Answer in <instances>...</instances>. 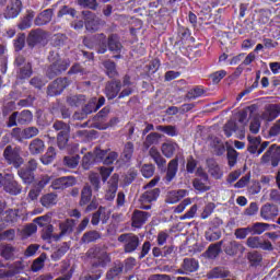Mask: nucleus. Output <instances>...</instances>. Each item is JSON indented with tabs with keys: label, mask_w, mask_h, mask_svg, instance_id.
Segmentation results:
<instances>
[{
	"label": "nucleus",
	"mask_w": 280,
	"mask_h": 280,
	"mask_svg": "<svg viewBox=\"0 0 280 280\" xmlns=\"http://www.w3.org/2000/svg\"><path fill=\"white\" fill-rule=\"evenodd\" d=\"M106 104V98L101 96L98 100L97 97H92L89 103L82 108V113H74L73 119L82 120L86 119V115H91V113H96V110H100L102 106Z\"/></svg>",
	"instance_id": "f257e3e1"
},
{
	"label": "nucleus",
	"mask_w": 280,
	"mask_h": 280,
	"mask_svg": "<svg viewBox=\"0 0 280 280\" xmlns=\"http://www.w3.org/2000/svg\"><path fill=\"white\" fill-rule=\"evenodd\" d=\"M3 156L9 165H14L15 167H21V165H23L20 147L12 148V145H7L3 151Z\"/></svg>",
	"instance_id": "f03ea898"
},
{
	"label": "nucleus",
	"mask_w": 280,
	"mask_h": 280,
	"mask_svg": "<svg viewBox=\"0 0 280 280\" xmlns=\"http://www.w3.org/2000/svg\"><path fill=\"white\" fill-rule=\"evenodd\" d=\"M118 242L124 244L125 253H135V250H137V248H139V245L141 244L139 236L132 233H125L119 235Z\"/></svg>",
	"instance_id": "7ed1b4c3"
},
{
	"label": "nucleus",
	"mask_w": 280,
	"mask_h": 280,
	"mask_svg": "<svg viewBox=\"0 0 280 280\" xmlns=\"http://www.w3.org/2000/svg\"><path fill=\"white\" fill-rule=\"evenodd\" d=\"M280 162V145L271 144L269 149L264 153L260 159V163L266 165L267 163H271L272 167H278Z\"/></svg>",
	"instance_id": "20e7f679"
},
{
	"label": "nucleus",
	"mask_w": 280,
	"mask_h": 280,
	"mask_svg": "<svg viewBox=\"0 0 280 280\" xmlns=\"http://www.w3.org/2000/svg\"><path fill=\"white\" fill-rule=\"evenodd\" d=\"M82 14L85 21V30H88V32H97V30H100L104 24V21L91 11H83Z\"/></svg>",
	"instance_id": "39448f33"
},
{
	"label": "nucleus",
	"mask_w": 280,
	"mask_h": 280,
	"mask_svg": "<svg viewBox=\"0 0 280 280\" xmlns=\"http://www.w3.org/2000/svg\"><path fill=\"white\" fill-rule=\"evenodd\" d=\"M23 11V2L21 0H10L3 11V18L7 20L16 19Z\"/></svg>",
	"instance_id": "423d86ee"
},
{
	"label": "nucleus",
	"mask_w": 280,
	"mask_h": 280,
	"mask_svg": "<svg viewBox=\"0 0 280 280\" xmlns=\"http://www.w3.org/2000/svg\"><path fill=\"white\" fill-rule=\"evenodd\" d=\"M71 67V62L67 59H59L47 69L46 75L52 80L56 75H60L63 71H67Z\"/></svg>",
	"instance_id": "0eeeda50"
},
{
	"label": "nucleus",
	"mask_w": 280,
	"mask_h": 280,
	"mask_svg": "<svg viewBox=\"0 0 280 280\" xmlns=\"http://www.w3.org/2000/svg\"><path fill=\"white\" fill-rule=\"evenodd\" d=\"M161 194V190L159 188L147 190L144 194L140 197V209H144L145 211H149V209H152L151 202L156 201Z\"/></svg>",
	"instance_id": "6e6552de"
},
{
	"label": "nucleus",
	"mask_w": 280,
	"mask_h": 280,
	"mask_svg": "<svg viewBox=\"0 0 280 280\" xmlns=\"http://www.w3.org/2000/svg\"><path fill=\"white\" fill-rule=\"evenodd\" d=\"M279 215V206L267 202L260 208V218L267 222H272Z\"/></svg>",
	"instance_id": "1a4fd4ad"
},
{
	"label": "nucleus",
	"mask_w": 280,
	"mask_h": 280,
	"mask_svg": "<svg viewBox=\"0 0 280 280\" xmlns=\"http://www.w3.org/2000/svg\"><path fill=\"white\" fill-rule=\"evenodd\" d=\"M2 187L4 191L11 194V196H19V194H21V185H19L12 174H4V184Z\"/></svg>",
	"instance_id": "9d476101"
},
{
	"label": "nucleus",
	"mask_w": 280,
	"mask_h": 280,
	"mask_svg": "<svg viewBox=\"0 0 280 280\" xmlns=\"http://www.w3.org/2000/svg\"><path fill=\"white\" fill-rule=\"evenodd\" d=\"M248 248H261V250H272V243L259 236H249L246 241Z\"/></svg>",
	"instance_id": "9b49d317"
},
{
	"label": "nucleus",
	"mask_w": 280,
	"mask_h": 280,
	"mask_svg": "<svg viewBox=\"0 0 280 280\" xmlns=\"http://www.w3.org/2000/svg\"><path fill=\"white\" fill-rule=\"evenodd\" d=\"M119 187V176L113 175L107 183V188L105 190V200L113 202L115 196H117V189Z\"/></svg>",
	"instance_id": "f8f14e48"
},
{
	"label": "nucleus",
	"mask_w": 280,
	"mask_h": 280,
	"mask_svg": "<svg viewBox=\"0 0 280 280\" xmlns=\"http://www.w3.org/2000/svg\"><path fill=\"white\" fill-rule=\"evenodd\" d=\"M69 84V79L67 78H59L56 79L49 86H48V95H50V97H54V95H60V93H62V91H65V89H67Z\"/></svg>",
	"instance_id": "ddd939ff"
},
{
	"label": "nucleus",
	"mask_w": 280,
	"mask_h": 280,
	"mask_svg": "<svg viewBox=\"0 0 280 280\" xmlns=\"http://www.w3.org/2000/svg\"><path fill=\"white\" fill-rule=\"evenodd\" d=\"M280 115V106L277 104H270L265 107V110L258 115L262 121H275Z\"/></svg>",
	"instance_id": "4468645a"
},
{
	"label": "nucleus",
	"mask_w": 280,
	"mask_h": 280,
	"mask_svg": "<svg viewBox=\"0 0 280 280\" xmlns=\"http://www.w3.org/2000/svg\"><path fill=\"white\" fill-rule=\"evenodd\" d=\"M151 215L150 212L135 210L131 217V226H133V229H141Z\"/></svg>",
	"instance_id": "2eb2a0df"
},
{
	"label": "nucleus",
	"mask_w": 280,
	"mask_h": 280,
	"mask_svg": "<svg viewBox=\"0 0 280 280\" xmlns=\"http://www.w3.org/2000/svg\"><path fill=\"white\" fill-rule=\"evenodd\" d=\"M244 250H246V247H244V245H242L237 241H231L224 245V253H225V255H229L230 257H235V255H237V253L243 254Z\"/></svg>",
	"instance_id": "dca6fc26"
},
{
	"label": "nucleus",
	"mask_w": 280,
	"mask_h": 280,
	"mask_svg": "<svg viewBox=\"0 0 280 280\" xmlns=\"http://www.w3.org/2000/svg\"><path fill=\"white\" fill-rule=\"evenodd\" d=\"M73 185H75L73 176L59 177L51 183L52 189H67V187H73Z\"/></svg>",
	"instance_id": "f3484780"
},
{
	"label": "nucleus",
	"mask_w": 280,
	"mask_h": 280,
	"mask_svg": "<svg viewBox=\"0 0 280 280\" xmlns=\"http://www.w3.org/2000/svg\"><path fill=\"white\" fill-rule=\"evenodd\" d=\"M119 91H121V82L112 81L106 84L105 94L109 100H115L119 95Z\"/></svg>",
	"instance_id": "a211bd4d"
},
{
	"label": "nucleus",
	"mask_w": 280,
	"mask_h": 280,
	"mask_svg": "<svg viewBox=\"0 0 280 280\" xmlns=\"http://www.w3.org/2000/svg\"><path fill=\"white\" fill-rule=\"evenodd\" d=\"M187 194L188 191L186 189L170 191L166 198V202H168V205H176V202H179V200H183V198H185Z\"/></svg>",
	"instance_id": "6ab92c4d"
},
{
	"label": "nucleus",
	"mask_w": 280,
	"mask_h": 280,
	"mask_svg": "<svg viewBox=\"0 0 280 280\" xmlns=\"http://www.w3.org/2000/svg\"><path fill=\"white\" fill-rule=\"evenodd\" d=\"M52 16L54 10L46 9L37 15V18L35 19V25H47V23L51 22Z\"/></svg>",
	"instance_id": "aec40b11"
},
{
	"label": "nucleus",
	"mask_w": 280,
	"mask_h": 280,
	"mask_svg": "<svg viewBox=\"0 0 280 280\" xmlns=\"http://www.w3.org/2000/svg\"><path fill=\"white\" fill-rule=\"evenodd\" d=\"M108 264H110V257L106 252H101L97 256H95L93 261L94 268H106Z\"/></svg>",
	"instance_id": "412c9836"
},
{
	"label": "nucleus",
	"mask_w": 280,
	"mask_h": 280,
	"mask_svg": "<svg viewBox=\"0 0 280 280\" xmlns=\"http://www.w3.org/2000/svg\"><path fill=\"white\" fill-rule=\"evenodd\" d=\"M231 276V271L223 267H215L208 272V279H226Z\"/></svg>",
	"instance_id": "4be33fe9"
},
{
	"label": "nucleus",
	"mask_w": 280,
	"mask_h": 280,
	"mask_svg": "<svg viewBox=\"0 0 280 280\" xmlns=\"http://www.w3.org/2000/svg\"><path fill=\"white\" fill-rule=\"evenodd\" d=\"M149 154L160 170H163V167H165V164L167 163V161H165L163 155H161V152H159V149H156L155 147H152L149 151Z\"/></svg>",
	"instance_id": "5701e85b"
},
{
	"label": "nucleus",
	"mask_w": 280,
	"mask_h": 280,
	"mask_svg": "<svg viewBox=\"0 0 280 280\" xmlns=\"http://www.w3.org/2000/svg\"><path fill=\"white\" fill-rule=\"evenodd\" d=\"M28 150L31 154H43L45 152V142L40 140L39 138H36L31 141L28 145Z\"/></svg>",
	"instance_id": "b1692460"
},
{
	"label": "nucleus",
	"mask_w": 280,
	"mask_h": 280,
	"mask_svg": "<svg viewBox=\"0 0 280 280\" xmlns=\"http://www.w3.org/2000/svg\"><path fill=\"white\" fill-rule=\"evenodd\" d=\"M124 272V264L115 262L112 268L106 272L107 280L117 279Z\"/></svg>",
	"instance_id": "393cba45"
},
{
	"label": "nucleus",
	"mask_w": 280,
	"mask_h": 280,
	"mask_svg": "<svg viewBox=\"0 0 280 280\" xmlns=\"http://www.w3.org/2000/svg\"><path fill=\"white\" fill-rule=\"evenodd\" d=\"M100 220H102L103 224H106L108 217H106V208L100 207L98 210L93 213L91 223L93 226H97L100 224Z\"/></svg>",
	"instance_id": "a878e982"
},
{
	"label": "nucleus",
	"mask_w": 280,
	"mask_h": 280,
	"mask_svg": "<svg viewBox=\"0 0 280 280\" xmlns=\"http://www.w3.org/2000/svg\"><path fill=\"white\" fill-rule=\"evenodd\" d=\"M60 235H71L73 229H75V220L67 219L66 221L59 223Z\"/></svg>",
	"instance_id": "bb28decb"
},
{
	"label": "nucleus",
	"mask_w": 280,
	"mask_h": 280,
	"mask_svg": "<svg viewBox=\"0 0 280 280\" xmlns=\"http://www.w3.org/2000/svg\"><path fill=\"white\" fill-rule=\"evenodd\" d=\"M178 172V160H171L166 172V182L172 183L176 178V173Z\"/></svg>",
	"instance_id": "cd10ccee"
},
{
	"label": "nucleus",
	"mask_w": 280,
	"mask_h": 280,
	"mask_svg": "<svg viewBox=\"0 0 280 280\" xmlns=\"http://www.w3.org/2000/svg\"><path fill=\"white\" fill-rule=\"evenodd\" d=\"M34 16H36L34 11H26V16H24L18 24L19 30H30V27H32V21L34 20Z\"/></svg>",
	"instance_id": "c85d7f7f"
},
{
	"label": "nucleus",
	"mask_w": 280,
	"mask_h": 280,
	"mask_svg": "<svg viewBox=\"0 0 280 280\" xmlns=\"http://www.w3.org/2000/svg\"><path fill=\"white\" fill-rule=\"evenodd\" d=\"M86 102V96L79 94V95H70L67 97V104L72 108H79Z\"/></svg>",
	"instance_id": "c756f323"
},
{
	"label": "nucleus",
	"mask_w": 280,
	"mask_h": 280,
	"mask_svg": "<svg viewBox=\"0 0 280 280\" xmlns=\"http://www.w3.org/2000/svg\"><path fill=\"white\" fill-rule=\"evenodd\" d=\"M247 141H248V147H247L248 153L257 154V149L259 148V145H261V137L248 136Z\"/></svg>",
	"instance_id": "7c9ffc66"
},
{
	"label": "nucleus",
	"mask_w": 280,
	"mask_h": 280,
	"mask_svg": "<svg viewBox=\"0 0 280 280\" xmlns=\"http://www.w3.org/2000/svg\"><path fill=\"white\" fill-rule=\"evenodd\" d=\"M207 163H208L209 174L217 180L222 178V170H220V166L218 165V163L213 160H208Z\"/></svg>",
	"instance_id": "2f4dec72"
},
{
	"label": "nucleus",
	"mask_w": 280,
	"mask_h": 280,
	"mask_svg": "<svg viewBox=\"0 0 280 280\" xmlns=\"http://www.w3.org/2000/svg\"><path fill=\"white\" fill-rule=\"evenodd\" d=\"M91 198H93V189H91V186L85 185L81 190L80 206L85 207V205H89Z\"/></svg>",
	"instance_id": "473e14b6"
},
{
	"label": "nucleus",
	"mask_w": 280,
	"mask_h": 280,
	"mask_svg": "<svg viewBox=\"0 0 280 280\" xmlns=\"http://www.w3.org/2000/svg\"><path fill=\"white\" fill-rule=\"evenodd\" d=\"M176 150H178V144L176 142H166L162 144V153L166 159H172Z\"/></svg>",
	"instance_id": "72a5a7b5"
},
{
	"label": "nucleus",
	"mask_w": 280,
	"mask_h": 280,
	"mask_svg": "<svg viewBox=\"0 0 280 280\" xmlns=\"http://www.w3.org/2000/svg\"><path fill=\"white\" fill-rule=\"evenodd\" d=\"M222 244L223 241L211 244L206 252L207 257H209V259H215V257H218V255H220V252L222 250Z\"/></svg>",
	"instance_id": "f704fd0d"
},
{
	"label": "nucleus",
	"mask_w": 280,
	"mask_h": 280,
	"mask_svg": "<svg viewBox=\"0 0 280 280\" xmlns=\"http://www.w3.org/2000/svg\"><path fill=\"white\" fill-rule=\"evenodd\" d=\"M103 67L105 69V73H106V75H108V78H117V75H118L117 65L113 60H105L103 62Z\"/></svg>",
	"instance_id": "c9c22d12"
},
{
	"label": "nucleus",
	"mask_w": 280,
	"mask_h": 280,
	"mask_svg": "<svg viewBox=\"0 0 280 280\" xmlns=\"http://www.w3.org/2000/svg\"><path fill=\"white\" fill-rule=\"evenodd\" d=\"M18 174L20 178L25 183V185H32L34 183V173L32 171H28L25 167H22L20 171H18Z\"/></svg>",
	"instance_id": "e433bc0d"
},
{
	"label": "nucleus",
	"mask_w": 280,
	"mask_h": 280,
	"mask_svg": "<svg viewBox=\"0 0 280 280\" xmlns=\"http://www.w3.org/2000/svg\"><path fill=\"white\" fill-rule=\"evenodd\" d=\"M46 260H47V254L42 253V254L39 255V257L36 258V259L33 261V264H32V266H31L32 271H33V272H38V271L43 270V268H45V261H46Z\"/></svg>",
	"instance_id": "4c0bfd02"
},
{
	"label": "nucleus",
	"mask_w": 280,
	"mask_h": 280,
	"mask_svg": "<svg viewBox=\"0 0 280 280\" xmlns=\"http://www.w3.org/2000/svg\"><path fill=\"white\" fill-rule=\"evenodd\" d=\"M40 202L43 207H46V208L54 207V205L58 202V195L54 192L44 195L40 199Z\"/></svg>",
	"instance_id": "58836bf2"
},
{
	"label": "nucleus",
	"mask_w": 280,
	"mask_h": 280,
	"mask_svg": "<svg viewBox=\"0 0 280 280\" xmlns=\"http://www.w3.org/2000/svg\"><path fill=\"white\" fill-rule=\"evenodd\" d=\"M198 260L194 258H185L183 261V269L185 272H196L198 270Z\"/></svg>",
	"instance_id": "ea45409f"
},
{
	"label": "nucleus",
	"mask_w": 280,
	"mask_h": 280,
	"mask_svg": "<svg viewBox=\"0 0 280 280\" xmlns=\"http://www.w3.org/2000/svg\"><path fill=\"white\" fill-rule=\"evenodd\" d=\"M108 49L109 51H114L115 54H119L121 51V43L116 35H112L108 37Z\"/></svg>",
	"instance_id": "a19ab883"
},
{
	"label": "nucleus",
	"mask_w": 280,
	"mask_h": 280,
	"mask_svg": "<svg viewBox=\"0 0 280 280\" xmlns=\"http://www.w3.org/2000/svg\"><path fill=\"white\" fill-rule=\"evenodd\" d=\"M269 229L270 224L261 222H256L249 226L250 233H253V235H261V233H265V231H268Z\"/></svg>",
	"instance_id": "79ce46f5"
},
{
	"label": "nucleus",
	"mask_w": 280,
	"mask_h": 280,
	"mask_svg": "<svg viewBox=\"0 0 280 280\" xmlns=\"http://www.w3.org/2000/svg\"><path fill=\"white\" fill-rule=\"evenodd\" d=\"M34 119L32 112L24 109L21 113L18 112V124L20 126H25V124H30Z\"/></svg>",
	"instance_id": "37998d69"
},
{
	"label": "nucleus",
	"mask_w": 280,
	"mask_h": 280,
	"mask_svg": "<svg viewBox=\"0 0 280 280\" xmlns=\"http://www.w3.org/2000/svg\"><path fill=\"white\" fill-rule=\"evenodd\" d=\"M68 250H69V243H62L61 246L51 254V260L59 261V259H62V257L67 255Z\"/></svg>",
	"instance_id": "c03bdc74"
},
{
	"label": "nucleus",
	"mask_w": 280,
	"mask_h": 280,
	"mask_svg": "<svg viewBox=\"0 0 280 280\" xmlns=\"http://www.w3.org/2000/svg\"><path fill=\"white\" fill-rule=\"evenodd\" d=\"M132 154H135V144L132 142H127L121 153L122 161L128 163V161L132 159Z\"/></svg>",
	"instance_id": "a18cd8bd"
},
{
	"label": "nucleus",
	"mask_w": 280,
	"mask_h": 280,
	"mask_svg": "<svg viewBox=\"0 0 280 280\" xmlns=\"http://www.w3.org/2000/svg\"><path fill=\"white\" fill-rule=\"evenodd\" d=\"M54 159H56V149L49 147L47 152L40 158V161L43 165H50V163H54Z\"/></svg>",
	"instance_id": "49530a36"
},
{
	"label": "nucleus",
	"mask_w": 280,
	"mask_h": 280,
	"mask_svg": "<svg viewBox=\"0 0 280 280\" xmlns=\"http://www.w3.org/2000/svg\"><path fill=\"white\" fill-rule=\"evenodd\" d=\"M159 139H161V135L156 132L149 133L143 142L144 150H148L151 145H156Z\"/></svg>",
	"instance_id": "de8ad7c7"
},
{
	"label": "nucleus",
	"mask_w": 280,
	"mask_h": 280,
	"mask_svg": "<svg viewBox=\"0 0 280 280\" xmlns=\"http://www.w3.org/2000/svg\"><path fill=\"white\" fill-rule=\"evenodd\" d=\"M156 130L160 132H164V135H167L168 137H177L178 136V130L176 127L168 125V126H163L159 125L155 127Z\"/></svg>",
	"instance_id": "09e8293b"
},
{
	"label": "nucleus",
	"mask_w": 280,
	"mask_h": 280,
	"mask_svg": "<svg viewBox=\"0 0 280 280\" xmlns=\"http://www.w3.org/2000/svg\"><path fill=\"white\" fill-rule=\"evenodd\" d=\"M43 38V32L36 30L32 31L27 38V44L30 47H34L37 43H40V39Z\"/></svg>",
	"instance_id": "8fccbe9b"
},
{
	"label": "nucleus",
	"mask_w": 280,
	"mask_h": 280,
	"mask_svg": "<svg viewBox=\"0 0 280 280\" xmlns=\"http://www.w3.org/2000/svg\"><path fill=\"white\" fill-rule=\"evenodd\" d=\"M97 240H100V232L89 231L83 234L81 242H83V244H91V242H97Z\"/></svg>",
	"instance_id": "3c124183"
},
{
	"label": "nucleus",
	"mask_w": 280,
	"mask_h": 280,
	"mask_svg": "<svg viewBox=\"0 0 280 280\" xmlns=\"http://www.w3.org/2000/svg\"><path fill=\"white\" fill-rule=\"evenodd\" d=\"M0 256L3 257L7 261L14 257V247L11 245H2L0 246Z\"/></svg>",
	"instance_id": "603ef678"
},
{
	"label": "nucleus",
	"mask_w": 280,
	"mask_h": 280,
	"mask_svg": "<svg viewBox=\"0 0 280 280\" xmlns=\"http://www.w3.org/2000/svg\"><path fill=\"white\" fill-rule=\"evenodd\" d=\"M261 128V118L259 115H255L249 122V131L253 135H257L259 132V129Z\"/></svg>",
	"instance_id": "864d4df0"
},
{
	"label": "nucleus",
	"mask_w": 280,
	"mask_h": 280,
	"mask_svg": "<svg viewBox=\"0 0 280 280\" xmlns=\"http://www.w3.org/2000/svg\"><path fill=\"white\" fill-rule=\"evenodd\" d=\"M80 163V155H68L63 159V165L70 167L71 170H75L78 164Z\"/></svg>",
	"instance_id": "5fc2aeb1"
},
{
	"label": "nucleus",
	"mask_w": 280,
	"mask_h": 280,
	"mask_svg": "<svg viewBox=\"0 0 280 280\" xmlns=\"http://www.w3.org/2000/svg\"><path fill=\"white\" fill-rule=\"evenodd\" d=\"M32 77V65L30 62L25 63L18 73V78L20 80H27V78Z\"/></svg>",
	"instance_id": "6e6d98bb"
},
{
	"label": "nucleus",
	"mask_w": 280,
	"mask_h": 280,
	"mask_svg": "<svg viewBox=\"0 0 280 280\" xmlns=\"http://www.w3.org/2000/svg\"><path fill=\"white\" fill-rule=\"evenodd\" d=\"M69 143V132H59L57 136V144L59 150H65Z\"/></svg>",
	"instance_id": "4d7b16f0"
},
{
	"label": "nucleus",
	"mask_w": 280,
	"mask_h": 280,
	"mask_svg": "<svg viewBox=\"0 0 280 280\" xmlns=\"http://www.w3.org/2000/svg\"><path fill=\"white\" fill-rule=\"evenodd\" d=\"M95 155L92 152L86 153L82 159V167L85 170H91V166L94 165Z\"/></svg>",
	"instance_id": "13d9d810"
},
{
	"label": "nucleus",
	"mask_w": 280,
	"mask_h": 280,
	"mask_svg": "<svg viewBox=\"0 0 280 280\" xmlns=\"http://www.w3.org/2000/svg\"><path fill=\"white\" fill-rule=\"evenodd\" d=\"M224 135L229 137H233V132H237V124L233 120L228 121L223 127Z\"/></svg>",
	"instance_id": "bf43d9fd"
},
{
	"label": "nucleus",
	"mask_w": 280,
	"mask_h": 280,
	"mask_svg": "<svg viewBox=\"0 0 280 280\" xmlns=\"http://www.w3.org/2000/svg\"><path fill=\"white\" fill-rule=\"evenodd\" d=\"M250 233V226L238 228L234 231V237H236V240H246Z\"/></svg>",
	"instance_id": "052dcab7"
},
{
	"label": "nucleus",
	"mask_w": 280,
	"mask_h": 280,
	"mask_svg": "<svg viewBox=\"0 0 280 280\" xmlns=\"http://www.w3.org/2000/svg\"><path fill=\"white\" fill-rule=\"evenodd\" d=\"M205 94V90H202V88H195L190 91H188V93L186 94V98L187 100H198V97H202V95Z\"/></svg>",
	"instance_id": "680f3d73"
},
{
	"label": "nucleus",
	"mask_w": 280,
	"mask_h": 280,
	"mask_svg": "<svg viewBox=\"0 0 280 280\" xmlns=\"http://www.w3.org/2000/svg\"><path fill=\"white\" fill-rule=\"evenodd\" d=\"M81 8H89L90 10H97V0H77Z\"/></svg>",
	"instance_id": "e2e57ef3"
},
{
	"label": "nucleus",
	"mask_w": 280,
	"mask_h": 280,
	"mask_svg": "<svg viewBox=\"0 0 280 280\" xmlns=\"http://www.w3.org/2000/svg\"><path fill=\"white\" fill-rule=\"evenodd\" d=\"M208 182H205L200 178H195L192 185L197 191H209V187L207 186Z\"/></svg>",
	"instance_id": "0e129e2a"
},
{
	"label": "nucleus",
	"mask_w": 280,
	"mask_h": 280,
	"mask_svg": "<svg viewBox=\"0 0 280 280\" xmlns=\"http://www.w3.org/2000/svg\"><path fill=\"white\" fill-rule=\"evenodd\" d=\"M15 51H21L25 47V34H19L14 39Z\"/></svg>",
	"instance_id": "69168bd1"
},
{
	"label": "nucleus",
	"mask_w": 280,
	"mask_h": 280,
	"mask_svg": "<svg viewBox=\"0 0 280 280\" xmlns=\"http://www.w3.org/2000/svg\"><path fill=\"white\" fill-rule=\"evenodd\" d=\"M23 139H32L33 137L38 136V128L28 127L22 131Z\"/></svg>",
	"instance_id": "338daca9"
},
{
	"label": "nucleus",
	"mask_w": 280,
	"mask_h": 280,
	"mask_svg": "<svg viewBox=\"0 0 280 280\" xmlns=\"http://www.w3.org/2000/svg\"><path fill=\"white\" fill-rule=\"evenodd\" d=\"M269 200L270 202H275V205H280V191L277 188H273L269 191Z\"/></svg>",
	"instance_id": "774afa93"
}]
</instances>
